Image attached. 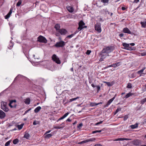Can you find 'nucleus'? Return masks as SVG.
Instances as JSON below:
<instances>
[{
  "instance_id": "6e6d98bb",
  "label": "nucleus",
  "mask_w": 146,
  "mask_h": 146,
  "mask_svg": "<svg viewBox=\"0 0 146 146\" xmlns=\"http://www.w3.org/2000/svg\"><path fill=\"white\" fill-rule=\"evenodd\" d=\"M99 20L100 21L103 22L104 20L102 19V18L101 17H100L99 18Z\"/></svg>"
},
{
  "instance_id": "13d9d810",
  "label": "nucleus",
  "mask_w": 146,
  "mask_h": 146,
  "mask_svg": "<svg viewBox=\"0 0 146 146\" xmlns=\"http://www.w3.org/2000/svg\"><path fill=\"white\" fill-rule=\"evenodd\" d=\"M131 139H127V138H123V140H131Z\"/></svg>"
},
{
  "instance_id": "69168bd1",
  "label": "nucleus",
  "mask_w": 146,
  "mask_h": 146,
  "mask_svg": "<svg viewBox=\"0 0 146 146\" xmlns=\"http://www.w3.org/2000/svg\"><path fill=\"white\" fill-rule=\"evenodd\" d=\"M51 131V130H48L46 132V133L45 134H47V133H49Z\"/></svg>"
},
{
  "instance_id": "39448f33",
  "label": "nucleus",
  "mask_w": 146,
  "mask_h": 146,
  "mask_svg": "<svg viewBox=\"0 0 146 146\" xmlns=\"http://www.w3.org/2000/svg\"><path fill=\"white\" fill-rule=\"evenodd\" d=\"M37 40L40 42L44 43H46L47 41L46 38L42 36H40L38 37Z\"/></svg>"
},
{
  "instance_id": "3c124183",
  "label": "nucleus",
  "mask_w": 146,
  "mask_h": 146,
  "mask_svg": "<svg viewBox=\"0 0 146 146\" xmlns=\"http://www.w3.org/2000/svg\"><path fill=\"white\" fill-rule=\"evenodd\" d=\"M143 72V71L142 70H141L138 71L137 72V73L138 74H141V73H142V72Z\"/></svg>"
},
{
  "instance_id": "aec40b11",
  "label": "nucleus",
  "mask_w": 146,
  "mask_h": 146,
  "mask_svg": "<svg viewBox=\"0 0 146 146\" xmlns=\"http://www.w3.org/2000/svg\"><path fill=\"white\" fill-rule=\"evenodd\" d=\"M41 109V107L40 106H38L35 109L34 111L35 113H37L40 111Z\"/></svg>"
},
{
  "instance_id": "4c0bfd02",
  "label": "nucleus",
  "mask_w": 146,
  "mask_h": 146,
  "mask_svg": "<svg viewBox=\"0 0 146 146\" xmlns=\"http://www.w3.org/2000/svg\"><path fill=\"white\" fill-rule=\"evenodd\" d=\"M110 67H113L114 68H115V66L114 64H113L108 66L106 67L105 68H108Z\"/></svg>"
},
{
  "instance_id": "a878e982",
  "label": "nucleus",
  "mask_w": 146,
  "mask_h": 146,
  "mask_svg": "<svg viewBox=\"0 0 146 146\" xmlns=\"http://www.w3.org/2000/svg\"><path fill=\"white\" fill-rule=\"evenodd\" d=\"M55 28L56 29L57 31H58L60 30V25L59 24H56L55 25Z\"/></svg>"
},
{
  "instance_id": "f3484780",
  "label": "nucleus",
  "mask_w": 146,
  "mask_h": 146,
  "mask_svg": "<svg viewBox=\"0 0 146 146\" xmlns=\"http://www.w3.org/2000/svg\"><path fill=\"white\" fill-rule=\"evenodd\" d=\"M140 143V141L139 140H136L133 141V144L136 145H139Z\"/></svg>"
},
{
  "instance_id": "2f4dec72",
  "label": "nucleus",
  "mask_w": 146,
  "mask_h": 146,
  "mask_svg": "<svg viewBox=\"0 0 146 146\" xmlns=\"http://www.w3.org/2000/svg\"><path fill=\"white\" fill-rule=\"evenodd\" d=\"M98 105H99L98 104H97V103H95V102L91 103L90 104V106L92 107L96 106Z\"/></svg>"
},
{
  "instance_id": "0eeeda50",
  "label": "nucleus",
  "mask_w": 146,
  "mask_h": 146,
  "mask_svg": "<svg viewBox=\"0 0 146 146\" xmlns=\"http://www.w3.org/2000/svg\"><path fill=\"white\" fill-rule=\"evenodd\" d=\"M85 25V23L83 21L81 20L80 21L79 23H78V30H79V31L81 30L82 29H83V27Z\"/></svg>"
},
{
  "instance_id": "6e6552de",
  "label": "nucleus",
  "mask_w": 146,
  "mask_h": 146,
  "mask_svg": "<svg viewBox=\"0 0 146 146\" xmlns=\"http://www.w3.org/2000/svg\"><path fill=\"white\" fill-rule=\"evenodd\" d=\"M95 30L98 33H100L102 31L101 25L100 23H96L95 25Z\"/></svg>"
},
{
  "instance_id": "f8f14e48",
  "label": "nucleus",
  "mask_w": 146,
  "mask_h": 146,
  "mask_svg": "<svg viewBox=\"0 0 146 146\" xmlns=\"http://www.w3.org/2000/svg\"><path fill=\"white\" fill-rule=\"evenodd\" d=\"M58 32L62 35H65L67 33V31L66 30L64 29H60V30H59Z\"/></svg>"
},
{
  "instance_id": "e2e57ef3",
  "label": "nucleus",
  "mask_w": 146,
  "mask_h": 146,
  "mask_svg": "<svg viewBox=\"0 0 146 146\" xmlns=\"http://www.w3.org/2000/svg\"><path fill=\"white\" fill-rule=\"evenodd\" d=\"M54 128L55 129H60L61 127H60L58 126L54 127Z\"/></svg>"
},
{
  "instance_id": "052dcab7",
  "label": "nucleus",
  "mask_w": 146,
  "mask_h": 146,
  "mask_svg": "<svg viewBox=\"0 0 146 146\" xmlns=\"http://www.w3.org/2000/svg\"><path fill=\"white\" fill-rule=\"evenodd\" d=\"M33 125H36L37 124V123H36V121H34L33 122Z\"/></svg>"
},
{
  "instance_id": "a19ab883",
  "label": "nucleus",
  "mask_w": 146,
  "mask_h": 146,
  "mask_svg": "<svg viewBox=\"0 0 146 146\" xmlns=\"http://www.w3.org/2000/svg\"><path fill=\"white\" fill-rule=\"evenodd\" d=\"M114 64L115 66V68L116 67L120 65V62H118Z\"/></svg>"
},
{
  "instance_id": "de8ad7c7",
  "label": "nucleus",
  "mask_w": 146,
  "mask_h": 146,
  "mask_svg": "<svg viewBox=\"0 0 146 146\" xmlns=\"http://www.w3.org/2000/svg\"><path fill=\"white\" fill-rule=\"evenodd\" d=\"M128 118V116L127 115H125L124 117L123 120L124 121L126 120Z\"/></svg>"
},
{
  "instance_id": "f704fd0d",
  "label": "nucleus",
  "mask_w": 146,
  "mask_h": 146,
  "mask_svg": "<svg viewBox=\"0 0 146 146\" xmlns=\"http://www.w3.org/2000/svg\"><path fill=\"white\" fill-rule=\"evenodd\" d=\"M11 141V140H9L5 144V146H8L10 144V142Z\"/></svg>"
},
{
  "instance_id": "393cba45",
  "label": "nucleus",
  "mask_w": 146,
  "mask_h": 146,
  "mask_svg": "<svg viewBox=\"0 0 146 146\" xmlns=\"http://www.w3.org/2000/svg\"><path fill=\"white\" fill-rule=\"evenodd\" d=\"M30 137V135L28 133H26L24 135V137L26 138L27 139H28Z\"/></svg>"
},
{
  "instance_id": "423d86ee",
  "label": "nucleus",
  "mask_w": 146,
  "mask_h": 146,
  "mask_svg": "<svg viewBox=\"0 0 146 146\" xmlns=\"http://www.w3.org/2000/svg\"><path fill=\"white\" fill-rule=\"evenodd\" d=\"M100 55L101 56V57L99 61H102L104 60L107 56H109V55L105 53H102V51L100 53Z\"/></svg>"
},
{
  "instance_id": "cd10ccee",
  "label": "nucleus",
  "mask_w": 146,
  "mask_h": 146,
  "mask_svg": "<svg viewBox=\"0 0 146 146\" xmlns=\"http://www.w3.org/2000/svg\"><path fill=\"white\" fill-rule=\"evenodd\" d=\"M79 98V97H76V98L71 99H70V100L69 101H68V102H72L73 101H74V100H76L77 99H78Z\"/></svg>"
},
{
  "instance_id": "4be33fe9",
  "label": "nucleus",
  "mask_w": 146,
  "mask_h": 146,
  "mask_svg": "<svg viewBox=\"0 0 146 146\" xmlns=\"http://www.w3.org/2000/svg\"><path fill=\"white\" fill-rule=\"evenodd\" d=\"M30 102V99L29 98H27L25 99L24 102L26 104H29Z\"/></svg>"
},
{
  "instance_id": "49530a36",
  "label": "nucleus",
  "mask_w": 146,
  "mask_h": 146,
  "mask_svg": "<svg viewBox=\"0 0 146 146\" xmlns=\"http://www.w3.org/2000/svg\"><path fill=\"white\" fill-rule=\"evenodd\" d=\"M74 34H72L70 35H68L67 36V38H71L74 36Z\"/></svg>"
},
{
  "instance_id": "f257e3e1",
  "label": "nucleus",
  "mask_w": 146,
  "mask_h": 146,
  "mask_svg": "<svg viewBox=\"0 0 146 146\" xmlns=\"http://www.w3.org/2000/svg\"><path fill=\"white\" fill-rule=\"evenodd\" d=\"M114 50V47L113 46H110L106 47L102 50V53H105L108 54Z\"/></svg>"
},
{
  "instance_id": "bf43d9fd",
  "label": "nucleus",
  "mask_w": 146,
  "mask_h": 146,
  "mask_svg": "<svg viewBox=\"0 0 146 146\" xmlns=\"http://www.w3.org/2000/svg\"><path fill=\"white\" fill-rule=\"evenodd\" d=\"M105 13L106 14L107 13H108L109 14H110V13L109 12V11H108L105 10Z\"/></svg>"
},
{
  "instance_id": "79ce46f5",
  "label": "nucleus",
  "mask_w": 146,
  "mask_h": 146,
  "mask_svg": "<svg viewBox=\"0 0 146 146\" xmlns=\"http://www.w3.org/2000/svg\"><path fill=\"white\" fill-rule=\"evenodd\" d=\"M101 130L94 131H92V133L94 134L97 132L100 133L101 132Z\"/></svg>"
},
{
  "instance_id": "e433bc0d",
  "label": "nucleus",
  "mask_w": 146,
  "mask_h": 146,
  "mask_svg": "<svg viewBox=\"0 0 146 146\" xmlns=\"http://www.w3.org/2000/svg\"><path fill=\"white\" fill-rule=\"evenodd\" d=\"M121 110V108H117V109L116 110L114 114L115 115L118 112V111H120Z\"/></svg>"
},
{
  "instance_id": "4468645a",
  "label": "nucleus",
  "mask_w": 146,
  "mask_h": 146,
  "mask_svg": "<svg viewBox=\"0 0 146 146\" xmlns=\"http://www.w3.org/2000/svg\"><path fill=\"white\" fill-rule=\"evenodd\" d=\"M123 32L125 33L129 34H131V33L130 31L127 27L124 28L123 29Z\"/></svg>"
},
{
  "instance_id": "338daca9",
  "label": "nucleus",
  "mask_w": 146,
  "mask_h": 146,
  "mask_svg": "<svg viewBox=\"0 0 146 146\" xmlns=\"http://www.w3.org/2000/svg\"><path fill=\"white\" fill-rule=\"evenodd\" d=\"M33 56L34 57V58H35V59H38V58H37L35 56V55H33Z\"/></svg>"
},
{
  "instance_id": "0e129e2a",
  "label": "nucleus",
  "mask_w": 146,
  "mask_h": 146,
  "mask_svg": "<svg viewBox=\"0 0 146 146\" xmlns=\"http://www.w3.org/2000/svg\"><path fill=\"white\" fill-rule=\"evenodd\" d=\"M71 121V120L69 118H68L66 120V121H68L70 122Z\"/></svg>"
},
{
  "instance_id": "8fccbe9b",
  "label": "nucleus",
  "mask_w": 146,
  "mask_h": 146,
  "mask_svg": "<svg viewBox=\"0 0 146 146\" xmlns=\"http://www.w3.org/2000/svg\"><path fill=\"white\" fill-rule=\"evenodd\" d=\"M31 108H30V109H28V110H27L24 113V114L25 115V114H26L27 113V112H29V111H30V110H31Z\"/></svg>"
},
{
  "instance_id": "37998d69",
  "label": "nucleus",
  "mask_w": 146,
  "mask_h": 146,
  "mask_svg": "<svg viewBox=\"0 0 146 146\" xmlns=\"http://www.w3.org/2000/svg\"><path fill=\"white\" fill-rule=\"evenodd\" d=\"M103 121H100V122H97L95 124V125H98L100 124H101L102 123Z\"/></svg>"
},
{
  "instance_id": "dca6fc26",
  "label": "nucleus",
  "mask_w": 146,
  "mask_h": 146,
  "mask_svg": "<svg viewBox=\"0 0 146 146\" xmlns=\"http://www.w3.org/2000/svg\"><path fill=\"white\" fill-rule=\"evenodd\" d=\"M12 13V10L11 9L9 13L5 16V19H8L11 16Z\"/></svg>"
},
{
  "instance_id": "c9c22d12",
  "label": "nucleus",
  "mask_w": 146,
  "mask_h": 146,
  "mask_svg": "<svg viewBox=\"0 0 146 146\" xmlns=\"http://www.w3.org/2000/svg\"><path fill=\"white\" fill-rule=\"evenodd\" d=\"M127 87V88H132V84L130 83H128Z\"/></svg>"
},
{
  "instance_id": "412c9836",
  "label": "nucleus",
  "mask_w": 146,
  "mask_h": 146,
  "mask_svg": "<svg viewBox=\"0 0 146 146\" xmlns=\"http://www.w3.org/2000/svg\"><path fill=\"white\" fill-rule=\"evenodd\" d=\"M68 10L70 12L72 13L74 11V10L72 7L68 6L67 7Z\"/></svg>"
},
{
  "instance_id": "20e7f679",
  "label": "nucleus",
  "mask_w": 146,
  "mask_h": 146,
  "mask_svg": "<svg viewBox=\"0 0 146 146\" xmlns=\"http://www.w3.org/2000/svg\"><path fill=\"white\" fill-rule=\"evenodd\" d=\"M65 45V42L64 41H61L59 42H56L54 46L55 47H62Z\"/></svg>"
},
{
  "instance_id": "c03bdc74",
  "label": "nucleus",
  "mask_w": 146,
  "mask_h": 146,
  "mask_svg": "<svg viewBox=\"0 0 146 146\" xmlns=\"http://www.w3.org/2000/svg\"><path fill=\"white\" fill-rule=\"evenodd\" d=\"M83 124L82 123H80L78 126V128L79 129H80L81 127L82 126Z\"/></svg>"
},
{
  "instance_id": "774afa93",
  "label": "nucleus",
  "mask_w": 146,
  "mask_h": 146,
  "mask_svg": "<svg viewBox=\"0 0 146 146\" xmlns=\"http://www.w3.org/2000/svg\"><path fill=\"white\" fill-rule=\"evenodd\" d=\"M145 68H146L145 67H144L141 70L143 71L145 69Z\"/></svg>"
},
{
  "instance_id": "603ef678",
  "label": "nucleus",
  "mask_w": 146,
  "mask_h": 146,
  "mask_svg": "<svg viewBox=\"0 0 146 146\" xmlns=\"http://www.w3.org/2000/svg\"><path fill=\"white\" fill-rule=\"evenodd\" d=\"M124 35V34L123 33L120 34L119 35V36L120 37H122Z\"/></svg>"
},
{
  "instance_id": "2eb2a0df",
  "label": "nucleus",
  "mask_w": 146,
  "mask_h": 146,
  "mask_svg": "<svg viewBox=\"0 0 146 146\" xmlns=\"http://www.w3.org/2000/svg\"><path fill=\"white\" fill-rule=\"evenodd\" d=\"M122 45L124 47V48H123L124 49L127 50V48L129 47V44H127L126 43H122Z\"/></svg>"
},
{
  "instance_id": "9b49d317",
  "label": "nucleus",
  "mask_w": 146,
  "mask_h": 146,
  "mask_svg": "<svg viewBox=\"0 0 146 146\" xmlns=\"http://www.w3.org/2000/svg\"><path fill=\"white\" fill-rule=\"evenodd\" d=\"M116 94L115 96L112 98L110 99L107 102L106 104L104 106V108L108 107L110 104L113 102V100L115 99Z\"/></svg>"
},
{
  "instance_id": "c85d7f7f",
  "label": "nucleus",
  "mask_w": 146,
  "mask_h": 146,
  "mask_svg": "<svg viewBox=\"0 0 146 146\" xmlns=\"http://www.w3.org/2000/svg\"><path fill=\"white\" fill-rule=\"evenodd\" d=\"M52 136V135L51 134H48L46 135L45 136V137L46 138L48 139L51 137Z\"/></svg>"
},
{
  "instance_id": "680f3d73",
  "label": "nucleus",
  "mask_w": 146,
  "mask_h": 146,
  "mask_svg": "<svg viewBox=\"0 0 146 146\" xmlns=\"http://www.w3.org/2000/svg\"><path fill=\"white\" fill-rule=\"evenodd\" d=\"M121 9L123 10H126V8H125V7H121Z\"/></svg>"
},
{
  "instance_id": "72a5a7b5",
  "label": "nucleus",
  "mask_w": 146,
  "mask_h": 146,
  "mask_svg": "<svg viewBox=\"0 0 146 146\" xmlns=\"http://www.w3.org/2000/svg\"><path fill=\"white\" fill-rule=\"evenodd\" d=\"M146 102V98L142 100L141 101V104H144Z\"/></svg>"
},
{
  "instance_id": "f03ea898",
  "label": "nucleus",
  "mask_w": 146,
  "mask_h": 146,
  "mask_svg": "<svg viewBox=\"0 0 146 146\" xmlns=\"http://www.w3.org/2000/svg\"><path fill=\"white\" fill-rule=\"evenodd\" d=\"M1 108L6 112H7L9 110V109L7 105V103L5 102H1Z\"/></svg>"
},
{
  "instance_id": "a211bd4d",
  "label": "nucleus",
  "mask_w": 146,
  "mask_h": 146,
  "mask_svg": "<svg viewBox=\"0 0 146 146\" xmlns=\"http://www.w3.org/2000/svg\"><path fill=\"white\" fill-rule=\"evenodd\" d=\"M69 114L68 112H67L65 113L62 117L59 119L57 121L62 119L65 118Z\"/></svg>"
},
{
  "instance_id": "473e14b6",
  "label": "nucleus",
  "mask_w": 146,
  "mask_h": 146,
  "mask_svg": "<svg viewBox=\"0 0 146 146\" xmlns=\"http://www.w3.org/2000/svg\"><path fill=\"white\" fill-rule=\"evenodd\" d=\"M127 50H135V48L134 47H133L131 46H129L128 48L127 49Z\"/></svg>"
},
{
  "instance_id": "5fc2aeb1",
  "label": "nucleus",
  "mask_w": 146,
  "mask_h": 146,
  "mask_svg": "<svg viewBox=\"0 0 146 146\" xmlns=\"http://www.w3.org/2000/svg\"><path fill=\"white\" fill-rule=\"evenodd\" d=\"M139 0H134V2L136 3H138V2H139Z\"/></svg>"
},
{
  "instance_id": "09e8293b",
  "label": "nucleus",
  "mask_w": 146,
  "mask_h": 146,
  "mask_svg": "<svg viewBox=\"0 0 146 146\" xmlns=\"http://www.w3.org/2000/svg\"><path fill=\"white\" fill-rule=\"evenodd\" d=\"M107 85L108 86H110L112 85V84H111L110 82H108L107 83Z\"/></svg>"
},
{
  "instance_id": "c756f323",
  "label": "nucleus",
  "mask_w": 146,
  "mask_h": 146,
  "mask_svg": "<svg viewBox=\"0 0 146 146\" xmlns=\"http://www.w3.org/2000/svg\"><path fill=\"white\" fill-rule=\"evenodd\" d=\"M19 142V140L17 139H14L13 141V143L14 144H16Z\"/></svg>"
},
{
  "instance_id": "b1692460",
  "label": "nucleus",
  "mask_w": 146,
  "mask_h": 146,
  "mask_svg": "<svg viewBox=\"0 0 146 146\" xmlns=\"http://www.w3.org/2000/svg\"><path fill=\"white\" fill-rule=\"evenodd\" d=\"M146 21V19L145 20ZM140 24L141 25V27L145 28L146 27V21L141 22Z\"/></svg>"
},
{
  "instance_id": "7c9ffc66",
  "label": "nucleus",
  "mask_w": 146,
  "mask_h": 146,
  "mask_svg": "<svg viewBox=\"0 0 146 146\" xmlns=\"http://www.w3.org/2000/svg\"><path fill=\"white\" fill-rule=\"evenodd\" d=\"M23 124H21L20 125H18L17 127L18 129L20 130L23 127Z\"/></svg>"
},
{
  "instance_id": "bb28decb",
  "label": "nucleus",
  "mask_w": 146,
  "mask_h": 146,
  "mask_svg": "<svg viewBox=\"0 0 146 146\" xmlns=\"http://www.w3.org/2000/svg\"><path fill=\"white\" fill-rule=\"evenodd\" d=\"M132 95V94L130 92H129L124 97V98H129V97L130 96H131Z\"/></svg>"
},
{
  "instance_id": "6ab92c4d",
  "label": "nucleus",
  "mask_w": 146,
  "mask_h": 146,
  "mask_svg": "<svg viewBox=\"0 0 146 146\" xmlns=\"http://www.w3.org/2000/svg\"><path fill=\"white\" fill-rule=\"evenodd\" d=\"M91 86L93 88H95V87H96L97 88V92L98 93L99 92V91L100 89V86L98 85L95 86L93 84H91Z\"/></svg>"
},
{
  "instance_id": "7ed1b4c3",
  "label": "nucleus",
  "mask_w": 146,
  "mask_h": 146,
  "mask_svg": "<svg viewBox=\"0 0 146 146\" xmlns=\"http://www.w3.org/2000/svg\"><path fill=\"white\" fill-rule=\"evenodd\" d=\"M52 59L53 61L58 64L61 63L60 61L59 58L55 54H54L52 56Z\"/></svg>"
},
{
  "instance_id": "ea45409f",
  "label": "nucleus",
  "mask_w": 146,
  "mask_h": 146,
  "mask_svg": "<svg viewBox=\"0 0 146 146\" xmlns=\"http://www.w3.org/2000/svg\"><path fill=\"white\" fill-rule=\"evenodd\" d=\"M109 0H101V2L104 3H108Z\"/></svg>"
},
{
  "instance_id": "a18cd8bd",
  "label": "nucleus",
  "mask_w": 146,
  "mask_h": 146,
  "mask_svg": "<svg viewBox=\"0 0 146 146\" xmlns=\"http://www.w3.org/2000/svg\"><path fill=\"white\" fill-rule=\"evenodd\" d=\"M91 52V51L89 50H87L86 54L87 55H89Z\"/></svg>"
},
{
  "instance_id": "5701e85b",
  "label": "nucleus",
  "mask_w": 146,
  "mask_h": 146,
  "mask_svg": "<svg viewBox=\"0 0 146 146\" xmlns=\"http://www.w3.org/2000/svg\"><path fill=\"white\" fill-rule=\"evenodd\" d=\"M138 123H136L134 125H131L130 126V127L131 129H134L137 128L138 127Z\"/></svg>"
},
{
  "instance_id": "1a4fd4ad",
  "label": "nucleus",
  "mask_w": 146,
  "mask_h": 146,
  "mask_svg": "<svg viewBox=\"0 0 146 146\" xmlns=\"http://www.w3.org/2000/svg\"><path fill=\"white\" fill-rule=\"evenodd\" d=\"M16 102L15 100H12L10 101L9 104V106L11 108H16L17 106V105L15 104Z\"/></svg>"
},
{
  "instance_id": "58836bf2",
  "label": "nucleus",
  "mask_w": 146,
  "mask_h": 146,
  "mask_svg": "<svg viewBox=\"0 0 146 146\" xmlns=\"http://www.w3.org/2000/svg\"><path fill=\"white\" fill-rule=\"evenodd\" d=\"M21 0H19L16 6H19L21 4Z\"/></svg>"
},
{
  "instance_id": "864d4df0",
  "label": "nucleus",
  "mask_w": 146,
  "mask_h": 146,
  "mask_svg": "<svg viewBox=\"0 0 146 146\" xmlns=\"http://www.w3.org/2000/svg\"><path fill=\"white\" fill-rule=\"evenodd\" d=\"M94 146H103L99 144H95Z\"/></svg>"
},
{
  "instance_id": "9d476101",
  "label": "nucleus",
  "mask_w": 146,
  "mask_h": 146,
  "mask_svg": "<svg viewBox=\"0 0 146 146\" xmlns=\"http://www.w3.org/2000/svg\"><path fill=\"white\" fill-rule=\"evenodd\" d=\"M96 139L95 138H92L90 139L86 140H85L83 141H81L80 143L81 144L83 143H86L90 141H95Z\"/></svg>"
},
{
  "instance_id": "4d7b16f0",
  "label": "nucleus",
  "mask_w": 146,
  "mask_h": 146,
  "mask_svg": "<svg viewBox=\"0 0 146 146\" xmlns=\"http://www.w3.org/2000/svg\"><path fill=\"white\" fill-rule=\"evenodd\" d=\"M129 45H130L131 46H134L135 45V44L134 43H131L129 44Z\"/></svg>"
},
{
  "instance_id": "ddd939ff",
  "label": "nucleus",
  "mask_w": 146,
  "mask_h": 146,
  "mask_svg": "<svg viewBox=\"0 0 146 146\" xmlns=\"http://www.w3.org/2000/svg\"><path fill=\"white\" fill-rule=\"evenodd\" d=\"M6 115L5 113L0 109V119H2L5 118Z\"/></svg>"
}]
</instances>
